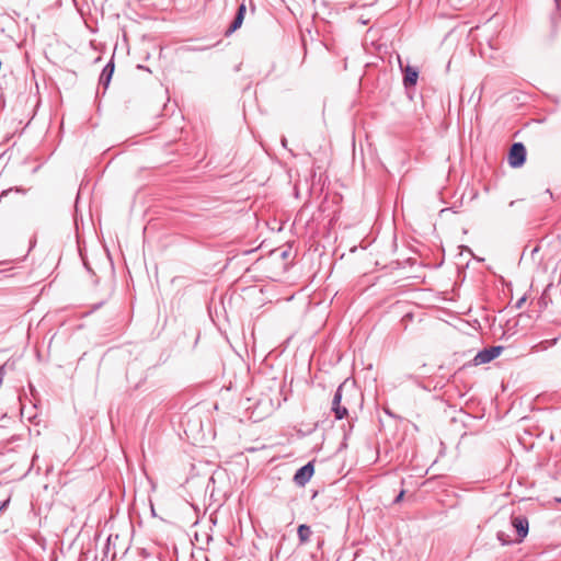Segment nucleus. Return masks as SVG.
<instances>
[{"label": "nucleus", "instance_id": "obj_1", "mask_svg": "<svg viewBox=\"0 0 561 561\" xmlns=\"http://www.w3.org/2000/svg\"><path fill=\"white\" fill-rule=\"evenodd\" d=\"M526 161V148L522 142L512 145L508 153V163L512 168H519Z\"/></svg>", "mask_w": 561, "mask_h": 561}, {"label": "nucleus", "instance_id": "obj_2", "mask_svg": "<svg viewBox=\"0 0 561 561\" xmlns=\"http://www.w3.org/2000/svg\"><path fill=\"white\" fill-rule=\"evenodd\" d=\"M502 350V346H492L490 348H484L478 352V354L474 356L473 364L478 366L490 363L501 354Z\"/></svg>", "mask_w": 561, "mask_h": 561}, {"label": "nucleus", "instance_id": "obj_3", "mask_svg": "<svg viewBox=\"0 0 561 561\" xmlns=\"http://www.w3.org/2000/svg\"><path fill=\"white\" fill-rule=\"evenodd\" d=\"M313 472H314V467H313L312 462H308L296 471V473L294 476V482L298 486H305L312 478Z\"/></svg>", "mask_w": 561, "mask_h": 561}, {"label": "nucleus", "instance_id": "obj_4", "mask_svg": "<svg viewBox=\"0 0 561 561\" xmlns=\"http://www.w3.org/2000/svg\"><path fill=\"white\" fill-rule=\"evenodd\" d=\"M399 65L403 72V85L405 88L414 87L419 79V70L410 65H403L399 58Z\"/></svg>", "mask_w": 561, "mask_h": 561}, {"label": "nucleus", "instance_id": "obj_5", "mask_svg": "<svg viewBox=\"0 0 561 561\" xmlns=\"http://www.w3.org/2000/svg\"><path fill=\"white\" fill-rule=\"evenodd\" d=\"M343 387L344 383L337 387L332 400V411L336 420H342L347 415V409L341 405Z\"/></svg>", "mask_w": 561, "mask_h": 561}, {"label": "nucleus", "instance_id": "obj_6", "mask_svg": "<svg viewBox=\"0 0 561 561\" xmlns=\"http://www.w3.org/2000/svg\"><path fill=\"white\" fill-rule=\"evenodd\" d=\"M512 526L516 530V541H522L528 534V519L525 516H514L512 518Z\"/></svg>", "mask_w": 561, "mask_h": 561}, {"label": "nucleus", "instance_id": "obj_7", "mask_svg": "<svg viewBox=\"0 0 561 561\" xmlns=\"http://www.w3.org/2000/svg\"><path fill=\"white\" fill-rule=\"evenodd\" d=\"M247 12V7L244 3H241L236 12V15L229 25V27L226 30L225 35L229 36L232 33H234L237 30H239L243 23L244 16Z\"/></svg>", "mask_w": 561, "mask_h": 561}, {"label": "nucleus", "instance_id": "obj_8", "mask_svg": "<svg viewBox=\"0 0 561 561\" xmlns=\"http://www.w3.org/2000/svg\"><path fill=\"white\" fill-rule=\"evenodd\" d=\"M113 72H114V64L112 61H110L104 67V69L101 72V76H100V84L103 85L104 89H106L108 87L112 76H113Z\"/></svg>", "mask_w": 561, "mask_h": 561}, {"label": "nucleus", "instance_id": "obj_9", "mask_svg": "<svg viewBox=\"0 0 561 561\" xmlns=\"http://www.w3.org/2000/svg\"><path fill=\"white\" fill-rule=\"evenodd\" d=\"M297 535H298L299 542L301 545H305L310 540L312 531L308 525L302 524L298 527Z\"/></svg>", "mask_w": 561, "mask_h": 561}, {"label": "nucleus", "instance_id": "obj_10", "mask_svg": "<svg viewBox=\"0 0 561 561\" xmlns=\"http://www.w3.org/2000/svg\"><path fill=\"white\" fill-rule=\"evenodd\" d=\"M557 341H558V339L540 341L539 343L534 345L530 351H531V353H539V352L546 351L549 347L553 346L557 343Z\"/></svg>", "mask_w": 561, "mask_h": 561}, {"label": "nucleus", "instance_id": "obj_11", "mask_svg": "<svg viewBox=\"0 0 561 561\" xmlns=\"http://www.w3.org/2000/svg\"><path fill=\"white\" fill-rule=\"evenodd\" d=\"M497 538L500 541H502L503 545L508 543L511 541V540H507L506 538H504V533H501V531L497 534Z\"/></svg>", "mask_w": 561, "mask_h": 561}, {"label": "nucleus", "instance_id": "obj_12", "mask_svg": "<svg viewBox=\"0 0 561 561\" xmlns=\"http://www.w3.org/2000/svg\"><path fill=\"white\" fill-rule=\"evenodd\" d=\"M403 495H404V491H401V492L397 495V497L394 499L393 503H399V502H401V501H402V499H403Z\"/></svg>", "mask_w": 561, "mask_h": 561}, {"label": "nucleus", "instance_id": "obj_13", "mask_svg": "<svg viewBox=\"0 0 561 561\" xmlns=\"http://www.w3.org/2000/svg\"><path fill=\"white\" fill-rule=\"evenodd\" d=\"M10 500H5L4 502H0V512L4 510L9 505Z\"/></svg>", "mask_w": 561, "mask_h": 561}, {"label": "nucleus", "instance_id": "obj_14", "mask_svg": "<svg viewBox=\"0 0 561 561\" xmlns=\"http://www.w3.org/2000/svg\"><path fill=\"white\" fill-rule=\"evenodd\" d=\"M524 301H525V298L519 299L517 301V307L520 308Z\"/></svg>", "mask_w": 561, "mask_h": 561}, {"label": "nucleus", "instance_id": "obj_15", "mask_svg": "<svg viewBox=\"0 0 561 561\" xmlns=\"http://www.w3.org/2000/svg\"><path fill=\"white\" fill-rule=\"evenodd\" d=\"M282 145H283L284 147H286V146H287V139H286L285 137H283V138H282Z\"/></svg>", "mask_w": 561, "mask_h": 561}, {"label": "nucleus", "instance_id": "obj_16", "mask_svg": "<svg viewBox=\"0 0 561 561\" xmlns=\"http://www.w3.org/2000/svg\"><path fill=\"white\" fill-rule=\"evenodd\" d=\"M3 373V367L0 368V376L2 375Z\"/></svg>", "mask_w": 561, "mask_h": 561}]
</instances>
